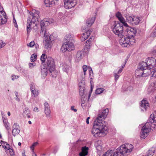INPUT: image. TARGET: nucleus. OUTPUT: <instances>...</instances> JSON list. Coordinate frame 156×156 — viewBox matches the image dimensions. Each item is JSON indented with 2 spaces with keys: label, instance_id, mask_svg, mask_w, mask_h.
<instances>
[{
  "label": "nucleus",
  "instance_id": "f257e3e1",
  "mask_svg": "<svg viewBox=\"0 0 156 156\" xmlns=\"http://www.w3.org/2000/svg\"><path fill=\"white\" fill-rule=\"evenodd\" d=\"M28 17L27 19V34H28L30 32L31 30V27L33 25H34L36 28L33 27L34 29H37V21H38L39 17V12L38 11L34 9L32 11L29 12Z\"/></svg>",
  "mask_w": 156,
  "mask_h": 156
},
{
  "label": "nucleus",
  "instance_id": "f03ea898",
  "mask_svg": "<svg viewBox=\"0 0 156 156\" xmlns=\"http://www.w3.org/2000/svg\"><path fill=\"white\" fill-rule=\"evenodd\" d=\"M105 122H104V123ZM108 132V127L105 123L94 122L92 130V133L95 137H101L105 136Z\"/></svg>",
  "mask_w": 156,
  "mask_h": 156
},
{
  "label": "nucleus",
  "instance_id": "7ed1b4c3",
  "mask_svg": "<svg viewBox=\"0 0 156 156\" xmlns=\"http://www.w3.org/2000/svg\"><path fill=\"white\" fill-rule=\"evenodd\" d=\"M53 20L52 19L46 18L43 19L41 22V33L44 35L45 40L52 42L54 40V37L53 35L49 36L48 34L46 27L53 22Z\"/></svg>",
  "mask_w": 156,
  "mask_h": 156
},
{
  "label": "nucleus",
  "instance_id": "20e7f679",
  "mask_svg": "<svg viewBox=\"0 0 156 156\" xmlns=\"http://www.w3.org/2000/svg\"><path fill=\"white\" fill-rule=\"evenodd\" d=\"M133 148L130 144H125L118 147L115 151L117 156H126L129 154Z\"/></svg>",
  "mask_w": 156,
  "mask_h": 156
},
{
  "label": "nucleus",
  "instance_id": "39448f33",
  "mask_svg": "<svg viewBox=\"0 0 156 156\" xmlns=\"http://www.w3.org/2000/svg\"><path fill=\"white\" fill-rule=\"evenodd\" d=\"M48 70L52 77H55L57 75V72L55 69V62L54 59L51 57H48L46 62Z\"/></svg>",
  "mask_w": 156,
  "mask_h": 156
},
{
  "label": "nucleus",
  "instance_id": "423d86ee",
  "mask_svg": "<svg viewBox=\"0 0 156 156\" xmlns=\"http://www.w3.org/2000/svg\"><path fill=\"white\" fill-rule=\"evenodd\" d=\"M123 25L119 21L115 22L112 28L113 33L120 37H124Z\"/></svg>",
  "mask_w": 156,
  "mask_h": 156
},
{
  "label": "nucleus",
  "instance_id": "0eeeda50",
  "mask_svg": "<svg viewBox=\"0 0 156 156\" xmlns=\"http://www.w3.org/2000/svg\"><path fill=\"white\" fill-rule=\"evenodd\" d=\"M151 123H146L143 126L140 133V138L141 139H144L148 135L151 129Z\"/></svg>",
  "mask_w": 156,
  "mask_h": 156
},
{
  "label": "nucleus",
  "instance_id": "6e6552de",
  "mask_svg": "<svg viewBox=\"0 0 156 156\" xmlns=\"http://www.w3.org/2000/svg\"><path fill=\"white\" fill-rule=\"evenodd\" d=\"M125 27V31H124V36H127L130 38L134 39V37L136 33V29L128 26H124Z\"/></svg>",
  "mask_w": 156,
  "mask_h": 156
},
{
  "label": "nucleus",
  "instance_id": "1a4fd4ad",
  "mask_svg": "<svg viewBox=\"0 0 156 156\" xmlns=\"http://www.w3.org/2000/svg\"><path fill=\"white\" fill-rule=\"evenodd\" d=\"M127 21L133 25L138 24L141 21L140 17L126 15L125 16Z\"/></svg>",
  "mask_w": 156,
  "mask_h": 156
},
{
  "label": "nucleus",
  "instance_id": "9d476101",
  "mask_svg": "<svg viewBox=\"0 0 156 156\" xmlns=\"http://www.w3.org/2000/svg\"><path fill=\"white\" fill-rule=\"evenodd\" d=\"M132 40L133 43L135 42V40L133 38H131L129 37L122 38L119 40V42L121 46L123 47H126L129 46L130 44H132Z\"/></svg>",
  "mask_w": 156,
  "mask_h": 156
},
{
  "label": "nucleus",
  "instance_id": "9b49d317",
  "mask_svg": "<svg viewBox=\"0 0 156 156\" xmlns=\"http://www.w3.org/2000/svg\"><path fill=\"white\" fill-rule=\"evenodd\" d=\"M74 49V46L73 42H66L64 43L61 48V50L63 52L67 51H71Z\"/></svg>",
  "mask_w": 156,
  "mask_h": 156
},
{
  "label": "nucleus",
  "instance_id": "f8f14e48",
  "mask_svg": "<svg viewBox=\"0 0 156 156\" xmlns=\"http://www.w3.org/2000/svg\"><path fill=\"white\" fill-rule=\"evenodd\" d=\"M7 21L6 13L3 7L0 5V25L5 23Z\"/></svg>",
  "mask_w": 156,
  "mask_h": 156
},
{
  "label": "nucleus",
  "instance_id": "ddd939ff",
  "mask_svg": "<svg viewBox=\"0 0 156 156\" xmlns=\"http://www.w3.org/2000/svg\"><path fill=\"white\" fill-rule=\"evenodd\" d=\"M147 63L148 65V67L150 69H155L156 64V60L154 58L149 57L148 58L147 61Z\"/></svg>",
  "mask_w": 156,
  "mask_h": 156
},
{
  "label": "nucleus",
  "instance_id": "4468645a",
  "mask_svg": "<svg viewBox=\"0 0 156 156\" xmlns=\"http://www.w3.org/2000/svg\"><path fill=\"white\" fill-rule=\"evenodd\" d=\"M76 3L74 0H65L64 6L66 9H70L74 7Z\"/></svg>",
  "mask_w": 156,
  "mask_h": 156
},
{
  "label": "nucleus",
  "instance_id": "2eb2a0df",
  "mask_svg": "<svg viewBox=\"0 0 156 156\" xmlns=\"http://www.w3.org/2000/svg\"><path fill=\"white\" fill-rule=\"evenodd\" d=\"M30 89L31 92V96L34 97H36L39 94L38 90L36 88L34 84L31 83L30 85Z\"/></svg>",
  "mask_w": 156,
  "mask_h": 156
},
{
  "label": "nucleus",
  "instance_id": "dca6fc26",
  "mask_svg": "<svg viewBox=\"0 0 156 156\" xmlns=\"http://www.w3.org/2000/svg\"><path fill=\"white\" fill-rule=\"evenodd\" d=\"M115 16L124 26H128V24L126 23L125 19L122 16V15L120 12H117L115 14Z\"/></svg>",
  "mask_w": 156,
  "mask_h": 156
},
{
  "label": "nucleus",
  "instance_id": "f3484780",
  "mask_svg": "<svg viewBox=\"0 0 156 156\" xmlns=\"http://www.w3.org/2000/svg\"><path fill=\"white\" fill-rule=\"evenodd\" d=\"M19 125L17 123H15L12 126V134L15 136L19 134L20 132Z\"/></svg>",
  "mask_w": 156,
  "mask_h": 156
},
{
  "label": "nucleus",
  "instance_id": "a211bd4d",
  "mask_svg": "<svg viewBox=\"0 0 156 156\" xmlns=\"http://www.w3.org/2000/svg\"><path fill=\"white\" fill-rule=\"evenodd\" d=\"M149 103L146 99H144L141 101L140 106L142 110L146 111L147 109L149 107Z\"/></svg>",
  "mask_w": 156,
  "mask_h": 156
},
{
  "label": "nucleus",
  "instance_id": "6ab92c4d",
  "mask_svg": "<svg viewBox=\"0 0 156 156\" xmlns=\"http://www.w3.org/2000/svg\"><path fill=\"white\" fill-rule=\"evenodd\" d=\"M154 70H155L154 69H151L149 68L143 70L144 73L143 76L145 77L151 74L152 76L155 77V76H153V73L154 72Z\"/></svg>",
  "mask_w": 156,
  "mask_h": 156
},
{
  "label": "nucleus",
  "instance_id": "aec40b11",
  "mask_svg": "<svg viewBox=\"0 0 156 156\" xmlns=\"http://www.w3.org/2000/svg\"><path fill=\"white\" fill-rule=\"evenodd\" d=\"M44 112L46 115V117L47 118H50V117L51 111L50 108V107L47 102L44 103Z\"/></svg>",
  "mask_w": 156,
  "mask_h": 156
},
{
  "label": "nucleus",
  "instance_id": "412c9836",
  "mask_svg": "<svg viewBox=\"0 0 156 156\" xmlns=\"http://www.w3.org/2000/svg\"><path fill=\"white\" fill-rule=\"evenodd\" d=\"M149 120L150 122H148L151 123V127L152 125L156 126V113L151 115Z\"/></svg>",
  "mask_w": 156,
  "mask_h": 156
},
{
  "label": "nucleus",
  "instance_id": "4be33fe9",
  "mask_svg": "<svg viewBox=\"0 0 156 156\" xmlns=\"http://www.w3.org/2000/svg\"><path fill=\"white\" fill-rule=\"evenodd\" d=\"M92 31L90 30H88L87 31L83 33L81 38L82 41H84L87 39L90 36Z\"/></svg>",
  "mask_w": 156,
  "mask_h": 156
},
{
  "label": "nucleus",
  "instance_id": "5701e85b",
  "mask_svg": "<svg viewBox=\"0 0 156 156\" xmlns=\"http://www.w3.org/2000/svg\"><path fill=\"white\" fill-rule=\"evenodd\" d=\"M106 117L104 116L103 115H102L100 113L98 114V116L97 119V121H95L94 122H98L100 123H103V124L104 122H105L104 124L105 123V126H107V123L105 121L103 120V119H104Z\"/></svg>",
  "mask_w": 156,
  "mask_h": 156
},
{
  "label": "nucleus",
  "instance_id": "b1692460",
  "mask_svg": "<svg viewBox=\"0 0 156 156\" xmlns=\"http://www.w3.org/2000/svg\"><path fill=\"white\" fill-rule=\"evenodd\" d=\"M115 151L109 150L105 153L102 156H117Z\"/></svg>",
  "mask_w": 156,
  "mask_h": 156
},
{
  "label": "nucleus",
  "instance_id": "393cba45",
  "mask_svg": "<svg viewBox=\"0 0 156 156\" xmlns=\"http://www.w3.org/2000/svg\"><path fill=\"white\" fill-rule=\"evenodd\" d=\"M89 148L86 147H83L82 148V151L79 153L80 156H85L87 155Z\"/></svg>",
  "mask_w": 156,
  "mask_h": 156
},
{
  "label": "nucleus",
  "instance_id": "a878e982",
  "mask_svg": "<svg viewBox=\"0 0 156 156\" xmlns=\"http://www.w3.org/2000/svg\"><path fill=\"white\" fill-rule=\"evenodd\" d=\"M59 0H44V3L47 7H50L51 5L55 3V1L58 2Z\"/></svg>",
  "mask_w": 156,
  "mask_h": 156
},
{
  "label": "nucleus",
  "instance_id": "bb28decb",
  "mask_svg": "<svg viewBox=\"0 0 156 156\" xmlns=\"http://www.w3.org/2000/svg\"><path fill=\"white\" fill-rule=\"evenodd\" d=\"M65 38L67 42H72L74 38V36L71 34H68L65 36Z\"/></svg>",
  "mask_w": 156,
  "mask_h": 156
},
{
  "label": "nucleus",
  "instance_id": "cd10ccee",
  "mask_svg": "<svg viewBox=\"0 0 156 156\" xmlns=\"http://www.w3.org/2000/svg\"><path fill=\"white\" fill-rule=\"evenodd\" d=\"M94 37H92L86 41L85 46L86 48L89 49L91 47V42L94 40Z\"/></svg>",
  "mask_w": 156,
  "mask_h": 156
},
{
  "label": "nucleus",
  "instance_id": "c85d7f7f",
  "mask_svg": "<svg viewBox=\"0 0 156 156\" xmlns=\"http://www.w3.org/2000/svg\"><path fill=\"white\" fill-rule=\"evenodd\" d=\"M138 67L142 70L147 69L148 68V65L147 62H142L140 63Z\"/></svg>",
  "mask_w": 156,
  "mask_h": 156
},
{
  "label": "nucleus",
  "instance_id": "c756f323",
  "mask_svg": "<svg viewBox=\"0 0 156 156\" xmlns=\"http://www.w3.org/2000/svg\"><path fill=\"white\" fill-rule=\"evenodd\" d=\"M82 54V51H79L77 52L74 58L76 61L79 62L81 59Z\"/></svg>",
  "mask_w": 156,
  "mask_h": 156
},
{
  "label": "nucleus",
  "instance_id": "7c9ffc66",
  "mask_svg": "<svg viewBox=\"0 0 156 156\" xmlns=\"http://www.w3.org/2000/svg\"><path fill=\"white\" fill-rule=\"evenodd\" d=\"M63 71L66 73H68L70 70L71 68L68 64L64 63L62 67Z\"/></svg>",
  "mask_w": 156,
  "mask_h": 156
},
{
  "label": "nucleus",
  "instance_id": "2f4dec72",
  "mask_svg": "<svg viewBox=\"0 0 156 156\" xmlns=\"http://www.w3.org/2000/svg\"><path fill=\"white\" fill-rule=\"evenodd\" d=\"M144 73L143 70L138 67L137 69L135 71V75L136 77L143 76Z\"/></svg>",
  "mask_w": 156,
  "mask_h": 156
},
{
  "label": "nucleus",
  "instance_id": "473e14b6",
  "mask_svg": "<svg viewBox=\"0 0 156 156\" xmlns=\"http://www.w3.org/2000/svg\"><path fill=\"white\" fill-rule=\"evenodd\" d=\"M95 17H92L88 19L86 21V24L88 27H90L94 23L95 21Z\"/></svg>",
  "mask_w": 156,
  "mask_h": 156
},
{
  "label": "nucleus",
  "instance_id": "72a5a7b5",
  "mask_svg": "<svg viewBox=\"0 0 156 156\" xmlns=\"http://www.w3.org/2000/svg\"><path fill=\"white\" fill-rule=\"evenodd\" d=\"M48 73V70L46 67L41 68V73L43 77L46 76Z\"/></svg>",
  "mask_w": 156,
  "mask_h": 156
},
{
  "label": "nucleus",
  "instance_id": "f704fd0d",
  "mask_svg": "<svg viewBox=\"0 0 156 156\" xmlns=\"http://www.w3.org/2000/svg\"><path fill=\"white\" fill-rule=\"evenodd\" d=\"M87 103V101H86L84 98H81V106L83 109L86 108Z\"/></svg>",
  "mask_w": 156,
  "mask_h": 156
},
{
  "label": "nucleus",
  "instance_id": "c9c22d12",
  "mask_svg": "<svg viewBox=\"0 0 156 156\" xmlns=\"http://www.w3.org/2000/svg\"><path fill=\"white\" fill-rule=\"evenodd\" d=\"M3 123L5 128L7 130H9L10 129V127L9 126V124L8 121L7 120L5 119V118H4L3 119Z\"/></svg>",
  "mask_w": 156,
  "mask_h": 156
},
{
  "label": "nucleus",
  "instance_id": "e433bc0d",
  "mask_svg": "<svg viewBox=\"0 0 156 156\" xmlns=\"http://www.w3.org/2000/svg\"><path fill=\"white\" fill-rule=\"evenodd\" d=\"M155 151V150L153 148L149 150L146 156H152L154 155Z\"/></svg>",
  "mask_w": 156,
  "mask_h": 156
},
{
  "label": "nucleus",
  "instance_id": "4c0bfd02",
  "mask_svg": "<svg viewBox=\"0 0 156 156\" xmlns=\"http://www.w3.org/2000/svg\"><path fill=\"white\" fill-rule=\"evenodd\" d=\"M108 108H106L102 111L101 112H100V113L103 115L104 116L106 117L108 114Z\"/></svg>",
  "mask_w": 156,
  "mask_h": 156
},
{
  "label": "nucleus",
  "instance_id": "58836bf2",
  "mask_svg": "<svg viewBox=\"0 0 156 156\" xmlns=\"http://www.w3.org/2000/svg\"><path fill=\"white\" fill-rule=\"evenodd\" d=\"M100 142L98 141L95 144L96 149L98 151H101L102 150V147L101 145L99 144L100 143Z\"/></svg>",
  "mask_w": 156,
  "mask_h": 156
},
{
  "label": "nucleus",
  "instance_id": "ea45409f",
  "mask_svg": "<svg viewBox=\"0 0 156 156\" xmlns=\"http://www.w3.org/2000/svg\"><path fill=\"white\" fill-rule=\"evenodd\" d=\"M45 47L47 49H49L51 48V42L47 40H45Z\"/></svg>",
  "mask_w": 156,
  "mask_h": 156
},
{
  "label": "nucleus",
  "instance_id": "a19ab883",
  "mask_svg": "<svg viewBox=\"0 0 156 156\" xmlns=\"http://www.w3.org/2000/svg\"><path fill=\"white\" fill-rule=\"evenodd\" d=\"M105 90V89L103 88H97L95 91L96 94H100L102 93Z\"/></svg>",
  "mask_w": 156,
  "mask_h": 156
},
{
  "label": "nucleus",
  "instance_id": "79ce46f5",
  "mask_svg": "<svg viewBox=\"0 0 156 156\" xmlns=\"http://www.w3.org/2000/svg\"><path fill=\"white\" fill-rule=\"evenodd\" d=\"M47 58L46 55L45 54H43L41 57V61L42 62H45L46 59H47Z\"/></svg>",
  "mask_w": 156,
  "mask_h": 156
},
{
  "label": "nucleus",
  "instance_id": "37998d69",
  "mask_svg": "<svg viewBox=\"0 0 156 156\" xmlns=\"http://www.w3.org/2000/svg\"><path fill=\"white\" fill-rule=\"evenodd\" d=\"M37 56L35 54H34L31 56L30 60L32 62L35 61L37 58Z\"/></svg>",
  "mask_w": 156,
  "mask_h": 156
},
{
  "label": "nucleus",
  "instance_id": "c03bdc74",
  "mask_svg": "<svg viewBox=\"0 0 156 156\" xmlns=\"http://www.w3.org/2000/svg\"><path fill=\"white\" fill-rule=\"evenodd\" d=\"M30 110L27 108H26L23 112V115L24 116H26V115H27L28 113H30Z\"/></svg>",
  "mask_w": 156,
  "mask_h": 156
},
{
  "label": "nucleus",
  "instance_id": "a18cd8bd",
  "mask_svg": "<svg viewBox=\"0 0 156 156\" xmlns=\"http://www.w3.org/2000/svg\"><path fill=\"white\" fill-rule=\"evenodd\" d=\"M82 68H83V71L84 75V76H85L86 74V71L87 70V66L86 65H83V66Z\"/></svg>",
  "mask_w": 156,
  "mask_h": 156
},
{
  "label": "nucleus",
  "instance_id": "49530a36",
  "mask_svg": "<svg viewBox=\"0 0 156 156\" xmlns=\"http://www.w3.org/2000/svg\"><path fill=\"white\" fill-rule=\"evenodd\" d=\"M35 42L34 41H31L30 43L27 44V46L30 47L32 48L35 45Z\"/></svg>",
  "mask_w": 156,
  "mask_h": 156
},
{
  "label": "nucleus",
  "instance_id": "de8ad7c7",
  "mask_svg": "<svg viewBox=\"0 0 156 156\" xmlns=\"http://www.w3.org/2000/svg\"><path fill=\"white\" fill-rule=\"evenodd\" d=\"M79 94L80 96L81 97V98H84L85 99V95L84 94L83 90L80 91V90Z\"/></svg>",
  "mask_w": 156,
  "mask_h": 156
},
{
  "label": "nucleus",
  "instance_id": "09e8293b",
  "mask_svg": "<svg viewBox=\"0 0 156 156\" xmlns=\"http://www.w3.org/2000/svg\"><path fill=\"white\" fill-rule=\"evenodd\" d=\"M6 145L5 146H2L3 148H4L5 150L7 151L8 150H9V144H6Z\"/></svg>",
  "mask_w": 156,
  "mask_h": 156
},
{
  "label": "nucleus",
  "instance_id": "8fccbe9b",
  "mask_svg": "<svg viewBox=\"0 0 156 156\" xmlns=\"http://www.w3.org/2000/svg\"><path fill=\"white\" fill-rule=\"evenodd\" d=\"M5 43L3 42L2 40H0V49L5 46Z\"/></svg>",
  "mask_w": 156,
  "mask_h": 156
},
{
  "label": "nucleus",
  "instance_id": "3c124183",
  "mask_svg": "<svg viewBox=\"0 0 156 156\" xmlns=\"http://www.w3.org/2000/svg\"><path fill=\"white\" fill-rule=\"evenodd\" d=\"M37 144L38 143L37 142L34 143L30 147V148L32 151H33L34 147L37 146Z\"/></svg>",
  "mask_w": 156,
  "mask_h": 156
},
{
  "label": "nucleus",
  "instance_id": "603ef678",
  "mask_svg": "<svg viewBox=\"0 0 156 156\" xmlns=\"http://www.w3.org/2000/svg\"><path fill=\"white\" fill-rule=\"evenodd\" d=\"M119 74H118L117 73H114V75L115 76V80H118V79L120 75Z\"/></svg>",
  "mask_w": 156,
  "mask_h": 156
},
{
  "label": "nucleus",
  "instance_id": "864d4df0",
  "mask_svg": "<svg viewBox=\"0 0 156 156\" xmlns=\"http://www.w3.org/2000/svg\"><path fill=\"white\" fill-rule=\"evenodd\" d=\"M19 77V76H16L15 75H12L11 76L12 80H14L15 79H18Z\"/></svg>",
  "mask_w": 156,
  "mask_h": 156
},
{
  "label": "nucleus",
  "instance_id": "5fc2aeb1",
  "mask_svg": "<svg viewBox=\"0 0 156 156\" xmlns=\"http://www.w3.org/2000/svg\"><path fill=\"white\" fill-rule=\"evenodd\" d=\"M13 23L14 24V26L16 27H17L18 26L16 22V21L14 16L13 17Z\"/></svg>",
  "mask_w": 156,
  "mask_h": 156
},
{
  "label": "nucleus",
  "instance_id": "6e6d98bb",
  "mask_svg": "<svg viewBox=\"0 0 156 156\" xmlns=\"http://www.w3.org/2000/svg\"><path fill=\"white\" fill-rule=\"evenodd\" d=\"M9 153L10 154V155L11 156H14V154L13 149L9 148Z\"/></svg>",
  "mask_w": 156,
  "mask_h": 156
},
{
  "label": "nucleus",
  "instance_id": "4d7b16f0",
  "mask_svg": "<svg viewBox=\"0 0 156 156\" xmlns=\"http://www.w3.org/2000/svg\"><path fill=\"white\" fill-rule=\"evenodd\" d=\"M81 82V84L80 83H79V86L80 87H82V86H84L85 84V82L84 81V80H82Z\"/></svg>",
  "mask_w": 156,
  "mask_h": 156
},
{
  "label": "nucleus",
  "instance_id": "13d9d810",
  "mask_svg": "<svg viewBox=\"0 0 156 156\" xmlns=\"http://www.w3.org/2000/svg\"><path fill=\"white\" fill-rule=\"evenodd\" d=\"M152 52L154 54H155V55H156V45L154 47Z\"/></svg>",
  "mask_w": 156,
  "mask_h": 156
},
{
  "label": "nucleus",
  "instance_id": "bf43d9fd",
  "mask_svg": "<svg viewBox=\"0 0 156 156\" xmlns=\"http://www.w3.org/2000/svg\"><path fill=\"white\" fill-rule=\"evenodd\" d=\"M29 68L30 69H32L34 67L35 65L34 64V63H29Z\"/></svg>",
  "mask_w": 156,
  "mask_h": 156
},
{
  "label": "nucleus",
  "instance_id": "052dcab7",
  "mask_svg": "<svg viewBox=\"0 0 156 156\" xmlns=\"http://www.w3.org/2000/svg\"><path fill=\"white\" fill-rule=\"evenodd\" d=\"M1 144L2 145V146H5L6 145V144H8L6 142H5L2 140L0 142Z\"/></svg>",
  "mask_w": 156,
  "mask_h": 156
},
{
  "label": "nucleus",
  "instance_id": "680f3d73",
  "mask_svg": "<svg viewBox=\"0 0 156 156\" xmlns=\"http://www.w3.org/2000/svg\"><path fill=\"white\" fill-rule=\"evenodd\" d=\"M25 117H27L28 118H30L31 117L30 113H30H28L27 114V115H26Z\"/></svg>",
  "mask_w": 156,
  "mask_h": 156
},
{
  "label": "nucleus",
  "instance_id": "e2e57ef3",
  "mask_svg": "<svg viewBox=\"0 0 156 156\" xmlns=\"http://www.w3.org/2000/svg\"><path fill=\"white\" fill-rule=\"evenodd\" d=\"M25 117H27L28 118H30L31 117L30 113H30H28L27 114V115H26Z\"/></svg>",
  "mask_w": 156,
  "mask_h": 156
},
{
  "label": "nucleus",
  "instance_id": "0e129e2a",
  "mask_svg": "<svg viewBox=\"0 0 156 156\" xmlns=\"http://www.w3.org/2000/svg\"><path fill=\"white\" fill-rule=\"evenodd\" d=\"M71 109L72 110L74 111L75 112L77 111L76 109L74 108V106H72L71 108Z\"/></svg>",
  "mask_w": 156,
  "mask_h": 156
},
{
  "label": "nucleus",
  "instance_id": "69168bd1",
  "mask_svg": "<svg viewBox=\"0 0 156 156\" xmlns=\"http://www.w3.org/2000/svg\"><path fill=\"white\" fill-rule=\"evenodd\" d=\"M38 108L37 107H35L34 108L33 111L35 112H38L39 110H38Z\"/></svg>",
  "mask_w": 156,
  "mask_h": 156
},
{
  "label": "nucleus",
  "instance_id": "338daca9",
  "mask_svg": "<svg viewBox=\"0 0 156 156\" xmlns=\"http://www.w3.org/2000/svg\"><path fill=\"white\" fill-rule=\"evenodd\" d=\"M90 119V117H88L87 118V119H86V123L87 124H89V119Z\"/></svg>",
  "mask_w": 156,
  "mask_h": 156
},
{
  "label": "nucleus",
  "instance_id": "774afa93",
  "mask_svg": "<svg viewBox=\"0 0 156 156\" xmlns=\"http://www.w3.org/2000/svg\"><path fill=\"white\" fill-rule=\"evenodd\" d=\"M122 68H120L117 73L118 74H119L122 72Z\"/></svg>",
  "mask_w": 156,
  "mask_h": 156
}]
</instances>
